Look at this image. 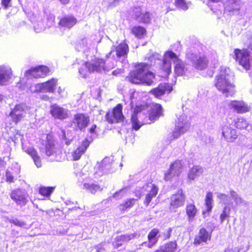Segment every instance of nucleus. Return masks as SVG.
<instances>
[{"instance_id": "43", "label": "nucleus", "mask_w": 252, "mask_h": 252, "mask_svg": "<svg viewBox=\"0 0 252 252\" xmlns=\"http://www.w3.org/2000/svg\"><path fill=\"white\" fill-rule=\"evenodd\" d=\"M135 202V199L132 198L129 199L126 201L123 204L120 205V209L123 211L126 210L127 208H130L133 206Z\"/></svg>"}, {"instance_id": "31", "label": "nucleus", "mask_w": 252, "mask_h": 252, "mask_svg": "<svg viewBox=\"0 0 252 252\" xmlns=\"http://www.w3.org/2000/svg\"><path fill=\"white\" fill-rule=\"evenodd\" d=\"M135 237V234L121 235L117 238L116 241L114 242V246L117 248L119 246H122L123 245V243L128 242Z\"/></svg>"}, {"instance_id": "16", "label": "nucleus", "mask_w": 252, "mask_h": 252, "mask_svg": "<svg viewBox=\"0 0 252 252\" xmlns=\"http://www.w3.org/2000/svg\"><path fill=\"white\" fill-rule=\"evenodd\" d=\"M10 197L18 205L24 206L28 202L26 193L20 188L12 190L10 193Z\"/></svg>"}, {"instance_id": "27", "label": "nucleus", "mask_w": 252, "mask_h": 252, "mask_svg": "<svg viewBox=\"0 0 252 252\" xmlns=\"http://www.w3.org/2000/svg\"><path fill=\"white\" fill-rule=\"evenodd\" d=\"M122 106L119 104L113 109V119H111V123H119L123 121L124 117L122 114Z\"/></svg>"}, {"instance_id": "51", "label": "nucleus", "mask_w": 252, "mask_h": 252, "mask_svg": "<svg viewBox=\"0 0 252 252\" xmlns=\"http://www.w3.org/2000/svg\"><path fill=\"white\" fill-rule=\"evenodd\" d=\"M171 231H172L171 228H169L167 229L166 232H164L163 233V236L164 239H168L170 238V237L171 236Z\"/></svg>"}, {"instance_id": "15", "label": "nucleus", "mask_w": 252, "mask_h": 252, "mask_svg": "<svg viewBox=\"0 0 252 252\" xmlns=\"http://www.w3.org/2000/svg\"><path fill=\"white\" fill-rule=\"evenodd\" d=\"M221 135L224 140L229 143L234 142L238 137L237 131L230 126L224 125L221 127Z\"/></svg>"}, {"instance_id": "2", "label": "nucleus", "mask_w": 252, "mask_h": 252, "mask_svg": "<svg viewBox=\"0 0 252 252\" xmlns=\"http://www.w3.org/2000/svg\"><path fill=\"white\" fill-rule=\"evenodd\" d=\"M155 76L149 71V65L142 63L136 66L135 70L129 73L127 78L129 82L133 84H145L151 85Z\"/></svg>"}, {"instance_id": "45", "label": "nucleus", "mask_w": 252, "mask_h": 252, "mask_svg": "<svg viewBox=\"0 0 252 252\" xmlns=\"http://www.w3.org/2000/svg\"><path fill=\"white\" fill-rule=\"evenodd\" d=\"M217 196L222 203L225 204H228V196L227 195L222 193L218 192L217 193Z\"/></svg>"}, {"instance_id": "13", "label": "nucleus", "mask_w": 252, "mask_h": 252, "mask_svg": "<svg viewBox=\"0 0 252 252\" xmlns=\"http://www.w3.org/2000/svg\"><path fill=\"white\" fill-rule=\"evenodd\" d=\"M234 53L235 60L245 69H248L250 67L249 52L246 50H240L237 49L234 50Z\"/></svg>"}, {"instance_id": "29", "label": "nucleus", "mask_w": 252, "mask_h": 252, "mask_svg": "<svg viewBox=\"0 0 252 252\" xmlns=\"http://www.w3.org/2000/svg\"><path fill=\"white\" fill-rule=\"evenodd\" d=\"M162 110L160 104H156L152 108L149 116V119L151 121H154L158 119L162 115Z\"/></svg>"}, {"instance_id": "28", "label": "nucleus", "mask_w": 252, "mask_h": 252, "mask_svg": "<svg viewBox=\"0 0 252 252\" xmlns=\"http://www.w3.org/2000/svg\"><path fill=\"white\" fill-rule=\"evenodd\" d=\"M177 244L175 241H171L161 245L154 252H174L177 249Z\"/></svg>"}, {"instance_id": "26", "label": "nucleus", "mask_w": 252, "mask_h": 252, "mask_svg": "<svg viewBox=\"0 0 252 252\" xmlns=\"http://www.w3.org/2000/svg\"><path fill=\"white\" fill-rule=\"evenodd\" d=\"M159 233V231L157 228H153L148 235V243L147 247L149 248H151L154 246L158 241L159 236L158 234Z\"/></svg>"}, {"instance_id": "58", "label": "nucleus", "mask_w": 252, "mask_h": 252, "mask_svg": "<svg viewBox=\"0 0 252 252\" xmlns=\"http://www.w3.org/2000/svg\"><path fill=\"white\" fill-rule=\"evenodd\" d=\"M211 1L214 2H219L221 1L222 0H210Z\"/></svg>"}, {"instance_id": "46", "label": "nucleus", "mask_w": 252, "mask_h": 252, "mask_svg": "<svg viewBox=\"0 0 252 252\" xmlns=\"http://www.w3.org/2000/svg\"><path fill=\"white\" fill-rule=\"evenodd\" d=\"M175 3L176 6L183 10H187L188 9L187 3L184 0H175Z\"/></svg>"}, {"instance_id": "34", "label": "nucleus", "mask_w": 252, "mask_h": 252, "mask_svg": "<svg viewBox=\"0 0 252 252\" xmlns=\"http://www.w3.org/2000/svg\"><path fill=\"white\" fill-rule=\"evenodd\" d=\"M203 169L199 166H193L189 171L188 177L190 180H194L203 173Z\"/></svg>"}, {"instance_id": "41", "label": "nucleus", "mask_w": 252, "mask_h": 252, "mask_svg": "<svg viewBox=\"0 0 252 252\" xmlns=\"http://www.w3.org/2000/svg\"><path fill=\"white\" fill-rule=\"evenodd\" d=\"M83 188L94 194L99 190V187L97 185L85 183L83 184Z\"/></svg>"}, {"instance_id": "36", "label": "nucleus", "mask_w": 252, "mask_h": 252, "mask_svg": "<svg viewBox=\"0 0 252 252\" xmlns=\"http://www.w3.org/2000/svg\"><path fill=\"white\" fill-rule=\"evenodd\" d=\"M132 33L137 38H142L146 34L145 29L141 26H135L131 29Z\"/></svg>"}, {"instance_id": "35", "label": "nucleus", "mask_w": 252, "mask_h": 252, "mask_svg": "<svg viewBox=\"0 0 252 252\" xmlns=\"http://www.w3.org/2000/svg\"><path fill=\"white\" fill-rule=\"evenodd\" d=\"M197 212L195 206L193 204H188L186 206V213L189 221L193 220Z\"/></svg>"}, {"instance_id": "20", "label": "nucleus", "mask_w": 252, "mask_h": 252, "mask_svg": "<svg viewBox=\"0 0 252 252\" xmlns=\"http://www.w3.org/2000/svg\"><path fill=\"white\" fill-rule=\"evenodd\" d=\"M172 90L171 85L168 83H161L158 87L151 90L150 93L156 97H159L166 93H170Z\"/></svg>"}, {"instance_id": "8", "label": "nucleus", "mask_w": 252, "mask_h": 252, "mask_svg": "<svg viewBox=\"0 0 252 252\" xmlns=\"http://www.w3.org/2000/svg\"><path fill=\"white\" fill-rule=\"evenodd\" d=\"M186 200V195L182 189H178L177 192L170 196L169 209L172 211L184 205Z\"/></svg>"}, {"instance_id": "40", "label": "nucleus", "mask_w": 252, "mask_h": 252, "mask_svg": "<svg viewBox=\"0 0 252 252\" xmlns=\"http://www.w3.org/2000/svg\"><path fill=\"white\" fill-rule=\"evenodd\" d=\"M9 76L6 70L0 66V86H3L8 80Z\"/></svg>"}, {"instance_id": "25", "label": "nucleus", "mask_w": 252, "mask_h": 252, "mask_svg": "<svg viewBox=\"0 0 252 252\" xmlns=\"http://www.w3.org/2000/svg\"><path fill=\"white\" fill-rule=\"evenodd\" d=\"M177 60H174V72L178 76H182L184 75L187 71V68L185 64L177 56Z\"/></svg>"}, {"instance_id": "10", "label": "nucleus", "mask_w": 252, "mask_h": 252, "mask_svg": "<svg viewBox=\"0 0 252 252\" xmlns=\"http://www.w3.org/2000/svg\"><path fill=\"white\" fill-rule=\"evenodd\" d=\"M25 104L23 103L16 104L14 107L11 109L9 115L11 118L12 121L17 124L23 121L24 115L22 112L25 110Z\"/></svg>"}, {"instance_id": "12", "label": "nucleus", "mask_w": 252, "mask_h": 252, "mask_svg": "<svg viewBox=\"0 0 252 252\" xmlns=\"http://www.w3.org/2000/svg\"><path fill=\"white\" fill-rule=\"evenodd\" d=\"M188 58L190 60L192 65L196 69L203 70L208 64V61L204 56L196 55L194 54H188Z\"/></svg>"}, {"instance_id": "23", "label": "nucleus", "mask_w": 252, "mask_h": 252, "mask_svg": "<svg viewBox=\"0 0 252 252\" xmlns=\"http://www.w3.org/2000/svg\"><path fill=\"white\" fill-rule=\"evenodd\" d=\"M229 107L238 113H244L251 109L250 107L243 101H231L229 103Z\"/></svg>"}, {"instance_id": "22", "label": "nucleus", "mask_w": 252, "mask_h": 252, "mask_svg": "<svg viewBox=\"0 0 252 252\" xmlns=\"http://www.w3.org/2000/svg\"><path fill=\"white\" fill-rule=\"evenodd\" d=\"M211 234L206 229L202 228L194 237L193 244L199 245L202 243H207L208 240L211 239Z\"/></svg>"}, {"instance_id": "19", "label": "nucleus", "mask_w": 252, "mask_h": 252, "mask_svg": "<svg viewBox=\"0 0 252 252\" xmlns=\"http://www.w3.org/2000/svg\"><path fill=\"white\" fill-rule=\"evenodd\" d=\"M90 142L87 138L83 140L81 144L73 151L71 155L73 160L79 159L82 155L86 152L87 149L89 146Z\"/></svg>"}, {"instance_id": "18", "label": "nucleus", "mask_w": 252, "mask_h": 252, "mask_svg": "<svg viewBox=\"0 0 252 252\" xmlns=\"http://www.w3.org/2000/svg\"><path fill=\"white\" fill-rule=\"evenodd\" d=\"M133 15L135 20L140 23H148L151 20L149 13L140 7L134 8Z\"/></svg>"}, {"instance_id": "59", "label": "nucleus", "mask_w": 252, "mask_h": 252, "mask_svg": "<svg viewBox=\"0 0 252 252\" xmlns=\"http://www.w3.org/2000/svg\"><path fill=\"white\" fill-rule=\"evenodd\" d=\"M108 116H109V113L107 112L106 114V118H107V120L108 121V122H110V121L109 120V118H108Z\"/></svg>"}, {"instance_id": "37", "label": "nucleus", "mask_w": 252, "mask_h": 252, "mask_svg": "<svg viewBox=\"0 0 252 252\" xmlns=\"http://www.w3.org/2000/svg\"><path fill=\"white\" fill-rule=\"evenodd\" d=\"M213 194L211 192H208L206 195L205 199V205L206 207V211L210 212L213 207Z\"/></svg>"}, {"instance_id": "7", "label": "nucleus", "mask_w": 252, "mask_h": 252, "mask_svg": "<svg viewBox=\"0 0 252 252\" xmlns=\"http://www.w3.org/2000/svg\"><path fill=\"white\" fill-rule=\"evenodd\" d=\"M50 72L48 67L41 65L28 69L26 71L25 75L29 78H41L47 76Z\"/></svg>"}, {"instance_id": "24", "label": "nucleus", "mask_w": 252, "mask_h": 252, "mask_svg": "<svg viewBox=\"0 0 252 252\" xmlns=\"http://www.w3.org/2000/svg\"><path fill=\"white\" fill-rule=\"evenodd\" d=\"M143 108V106H137L134 108L133 112L131 115V122L132 123V128L136 130L139 129L144 124H147L146 122L141 123L138 120V113L142 111Z\"/></svg>"}, {"instance_id": "32", "label": "nucleus", "mask_w": 252, "mask_h": 252, "mask_svg": "<svg viewBox=\"0 0 252 252\" xmlns=\"http://www.w3.org/2000/svg\"><path fill=\"white\" fill-rule=\"evenodd\" d=\"M56 187H45L41 186L38 188V193L44 199L49 198L53 192Z\"/></svg>"}, {"instance_id": "50", "label": "nucleus", "mask_w": 252, "mask_h": 252, "mask_svg": "<svg viewBox=\"0 0 252 252\" xmlns=\"http://www.w3.org/2000/svg\"><path fill=\"white\" fill-rule=\"evenodd\" d=\"M32 159L34 162V163L38 167H40L41 166L42 164L40 158L38 155L35 156L34 157L32 158Z\"/></svg>"}, {"instance_id": "30", "label": "nucleus", "mask_w": 252, "mask_h": 252, "mask_svg": "<svg viewBox=\"0 0 252 252\" xmlns=\"http://www.w3.org/2000/svg\"><path fill=\"white\" fill-rule=\"evenodd\" d=\"M241 4L240 0H227L224 9L229 12L233 10L238 11Z\"/></svg>"}, {"instance_id": "53", "label": "nucleus", "mask_w": 252, "mask_h": 252, "mask_svg": "<svg viewBox=\"0 0 252 252\" xmlns=\"http://www.w3.org/2000/svg\"><path fill=\"white\" fill-rule=\"evenodd\" d=\"M125 192V189H121L118 192H116L113 196L114 197L117 198L119 197V196L121 195V196L123 195L124 192Z\"/></svg>"}, {"instance_id": "33", "label": "nucleus", "mask_w": 252, "mask_h": 252, "mask_svg": "<svg viewBox=\"0 0 252 252\" xmlns=\"http://www.w3.org/2000/svg\"><path fill=\"white\" fill-rule=\"evenodd\" d=\"M128 46L126 43L120 44L116 48V55L118 57L125 58L128 52Z\"/></svg>"}, {"instance_id": "61", "label": "nucleus", "mask_w": 252, "mask_h": 252, "mask_svg": "<svg viewBox=\"0 0 252 252\" xmlns=\"http://www.w3.org/2000/svg\"><path fill=\"white\" fill-rule=\"evenodd\" d=\"M225 252H227V251H225Z\"/></svg>"}, {"instance_id": "17", "label": "nucleus", "mask_w": 252, "mask_h": 252, "mask_svg": "<svg viewBox=\"0 0 252 252\" xmlns=\"http://www.w3.org/2000/svg\"><path fill=\"white\" fill-rule=\"evenodd\" d=\"M50 113L55 119L61 120L66 119L69 117L67 111L57 104L51 105Z\"/></svg>"}, {"instance_id": "4", "label": "nucleus", "mask_w": 252, "mask_h": 252, "mask_svg": "<svg viewBox=\"0 0 252 252\" xmlns=\"http://www.w3.org/2000/svg\"><path fill=\"white\" fill-rule=\"evenodd\" d=\"M90 123V117L84 113H76L70 121V126L75 131H84Z\"/></svg>"}, {"instance_id": "60", "label": "nucleus", "mask_w": 252, "mask_h": 252, "mask_svg": "<svg viewBox=\"0 0 252 252\" xmlns=\"http://www.w3.org/2000/svg\"><path fill=\"white\" fill-rule=\"evenodd\" d=\"M2 99H3V96L1 94H0V101H2Z\"/></svg>"}, {"instance_id": "52", "label": "nucleus", "mask_w": 252, "mask_h": 252, "mask_svg": "<svg viewBox=\"0 0 252 252\" xmlns=\"http://www.w3.org/2000/svg\"><path fill=\"white\" fill-rule=\"evenodd\" d=\"M96 128V126L95 124H93L92 125L91 127L89 129V132L91 133H95V130Z\"/></svg>"}, {"instance_id": "38", "label": "nucleus", "mask_w": 252, "mask_h": 252, "mask_svg": "<svg viewBox=\"0 0 252 252\" xmlns=\"http://www.w3.org/2000/svg\"><path fill=\"white\" fill-rule=\"evenodd\" d=\"M235 126L240 129H246L248 126V122L243 117L238 118L235 123Z\"/></svg>"}, {"instance_id": "47", "label": "nucleus", "mask_w": 252, "mask_h": 252, "mask_svg": "<svg viewBox=\"0 0 252 252\" xmlns=\"http://www.w3.org/2000/svg\"><path fill=\"white\" fill-rule=\"evenodd\" d=\"M12 0H1V4L4 9H7L11 6Z\"/></svg>"}, {"instance_id": "5", "label": "nucleus", "mask_w": 252, "mask_h": 252, "mask_svg": "<svg viewBox=\"0 0 252 252\" xmlns=\"http://www.w3.org/2000/svg\"><path fill=\"white\" fill-rule=\"evenodd\" d=\"M158 191V187L155 184L149 183L144 185L142 188L136 189L135 195L140 198L145 192L147 193L146 195L144 203L146 206H148L151 200L154 197H155Z\"/></svg>"}, {"instance_id": "48", "label": "nucleus", "mask_w": 252, "mask_h": 252, "mask_svg": "<svg viewBox=\"0 0 252 252\" xmlns=\"http://www.w3.org/2000/svg\"><path fill=\"white\" fill-rule=\"evenodd\" d=\"M26 152L31 156L32 158L37 155L36 151L33 148H30L26 150Z\"/></svg>"}, {"instance_id": "49", "label": "nucleus", "mask_w": 252, "mask_h": 252, "mask_svg": "<svg viewBox=\"0 0 252 252\" xmlns=\"http://www.w3.org/2000/svg\"><path fill=\"white\" fill-rule=\"evenodd\" d=\"M53 146V144L51 145L50 144H47L46 145L45 152L46 155L48 156L51 155L53 153V151L51 149L52 148Z\"/></svg>"}, {"instance_id": "42", "label": "nucleus", "mask_w": 252, "mask_h": 252, "mask_svg": "<svg viewBox=\"0 0 252 252\" xmlns=\"http://www.w3.org/2000/svg\"><path fill=\"white\" fill-rule=\"evenodd\" d=\"M230 211L231 209L229 206H225L223 208L222 212L220 215V220L221 223H222L224 221V220L226 218H228L229 217Z\"/></svg>"}, {"instance_id": "14", "label": "nucleus", "mask_w": 252, "mask_h": 252, "mask_svg": "<svg viewBox=\"0 0 252 252\" xmlns=\"http://www.w3.org/2000/svg\"><path fill=\"white\" fill-rule=\"evenodd\" d=\"M183 164L181 160H177L171 163L167 172L165 174L164 179L166 181L170 180L175 176H178L182 172Z\"/></svg>"}, {"instance_id": "57", "label": "nucleus", "mask_w": 252, "mask_h": 252, "mask_svg": "<svg viewBox=\"0 0 252 252\" xmlns=\"http://www.w3.org/2000/svg\"><path fill=\"white\" fill-rule=\"evenodd\" d=\"M152 56H153V57H154L155 58H156V59L158 58L159 57V54H158L157 53H154V54H152Z\"/></svg>"}, {"instance_id": "56", "label": "nucleus", "mask_w": 252, "mask_h": 252, "mask_svg": "<svg viewBox=\"0 0 252 252\" xmlns=\"http://www.w3.org/2000/svg\"><path fill=\"white\" fill-rule=\"evenodd\" d=\"M61 4L66 5L69 3L70 0H58Z\"/></svg>"}, {"instance_id": "55", "label": "nucleus", "mask_w": 252, "mask_h": 252, "mask_svg": "<svg viewBox=\"0 0 252 252\" xmlns=\"http://www.w3.org/2000/svg\"><path fill=\"white\" fill-rule=\"evenodd\" d=\"M13 179H14L13 177L9 175V176H7L6 181L7 182L11 183V182H13Z\"/></svg>"}, {"instance_id": "44", "label": "nucleus", "mask_w": 252, "mask_h": 252, "mask_svg": "<svg viewBox=\"0 0 252 252\" xmlns=\"http://www.w3.org/2000/svg\"><path fill=\"white\" fill-rule=\"evenodd\" d=\"M9 222L16 226L21 227H24L27 224L26 222L25 221L18 220L17 218L10 220H9Z\"/></svg>"}, {"instance_id": "21", "label": "nucleus", "mask_w": 252, "mask_h": 252, "mask_svg": "<svg viewBox=\"0 0 252 252\" xmlns=\"http://www.w3.org/2000/svg\"><path fill=\"white\" fill-rule=\"evenodd\" d=\"M77 22L76 18L72 15H65L59 19L58 25L61 28L70 29Z\"/></svg>"}, {"instance_id": "9", "label": "nucleus", "mask_w": 252, "mask_h": 252, "mask_svg": "<svg viewBox=\"0 0 252 252\" xmlns=\"http://www.w3.org/2000/svg\"><path fill=\"white\" fill-rule=\"evenodd\" d=\"M57 82V79L52 78L46 82L38 83L35 86V92H48L54 93L56 89Z\"/></svg>"}, {"instance_id": "39", "label": "nucleus", "mask_w": 252, "mask_h": 252, "mask_svg": "<svg viewBox=\"0 0 252 252\" xmlns=\"http://www.w3.org/2000/svg\"><path fill=\"white\" fill-rule=\"evenodd\" d=\"M230 195L231 198L234 201L236 205H238L242 204H246V202L234 190H230Z\"/></svg>"}, {"instance_id": "54", "label": "nucleus", "mask_w": 252, "mask_h": 252, "mask_svg": "<svg viewBox=\"0 0 252 252\" xmlns=\"http://www.w3.org/2000/svg\"><path fill=\"white\" fill-rule=\"evenodd\" d=\"M123 72V70L121 69H118L113 71L112 74L114 75H116L118 74H120Z\"/></svg>"}, {"instance_id": "11", "label": "nucleus", "mask_w": 252, "mask_h": 252, "mask_svg": "<svg viewBox=\"0 0 252 252\" xmlns=\"http://www.w3.org/2000/svg\"><path fill=\"white\" fill-rule=\"evenodd\" d=\"M177 55L172 51H167L163 56V59L161 65V70L167 75L171 72V62L174 63V60H177Z\"/></svg>"}, {"instance_id": "6", "label": "nucleus", "mask_w": 252, "mask_h": 252, "mask_svg": "<svg viewBox=\"0 0 252 252\" xmlns=\"http://www.w3.org/2000/svg\"><path fill=\"white\" fill-rule=\"evenodd\" d=\"M190 127V123L185 114L180 115L175 123V127L172 133L173 139L178 138L181 134L186 132Z\"/></svg>"}, {"instance_id": "3", "label": "nucleus", "mask_w": 252, "mask_h": 252, "mask_svg": "<svg viewBox=\"0 0 252 252\" xmlns=\"http://www.w3.org/2000/svg\"><path fill=\"white\" fill-rule=\"evenodd\" d=\"M105 69V62L98 58H94L91 62L85 61L78 68L79 72L83 78H86L90 74L99 72Z\"/></svg>"}, {"instance_id": "1", "label": "nucleus", "mask_w": 252, "mask_h": 252, "mask_svg": "<svg viewBox=\"0 0 252 252\" xmlns=\"http://www.w3.org/2000/svg\"><path fill=\"white\" fill-rule=\"evenodd\" d=\"M233 75L229 68L221 67L220 74L217 76L215 86L226 97L234 93L235 85L233 83Z\"/></svg>"}]
</instances>
